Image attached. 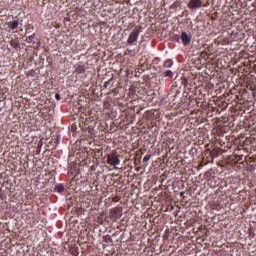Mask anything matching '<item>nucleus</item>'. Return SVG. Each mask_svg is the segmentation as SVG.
<instances>
[{"label": "nucleus", "instance_id": "8", "mask_svg": "<svg viewBox=\"0 0 256 256\" xmlns=\"http://www.w3.org/2000/svg\"><path fill=\"white\" fill-rule=\"evenodd\" d=\"M164 77H173V71L167 70L164 74Z\"/></svg>", "mask_w": 256, "mask_h": 256}, {"label": "nucleus", "instance_id": "10", "mask_svg": "<svg viewBox=\"0 0 256 256\" xmlns=\"http://www.w3.org/2000/svg\"><path fill=\"white\" fill-rule=\"evenodd\" d=\"M181 39V36H179V35H177V34H174L173 36H172V40L173 41H179Z\"/></svg>", "mask_w": 256, "mask_h": 256}, {"label": "nucleus", "instance_id": "11", "mask_svg": "<svg viewBox=\"0 0 256 256\" xmlns=\"http://www.w3.org/2000/svg\"><path fill=\"white\" fill-rule=\"evenodd\" d=\"M149 159H151V154L144 156L143 163H147V161H149Z\"/></svg>", "mask_w": 256, "mask_h": 256}, {"label": "nucleus", "instance_id": "4", "mask_svg": "<svg viewBox=\"0 0 256 256\" xmlns=\"http://www.w3.org/2000/svg\"><path fill=\"white\" fill-rule=\"evenodd\" d=\"M202 3L201 0H190L189 7L190 9H197L201 7Z\"/></svg>", "mask_w": 256, "mask_h": 256}, {"label": "nucleus", "instance_id": "15", "mask_svg": "<svg viewBox=\"0 0 256 256\" xmlns=\"http://www.w3.org/2000/svg\"><path fill=\"white\" fill-rule=\"evenodd\" d=\"M180 195H181V197H183V195H185V192H181Z\"/></svg>", "mask_w": 256, "mask_h": 256}, {"label": "nucleus", "instance_id": "2", "mask_svg": "<svg viewBox=\"0 0 256 256\" xmlns=\"http://www.w3.org/2000/svg\"><path fill=\"white\" fill-rule=\"evenodd\" d=\"M141 33V27H136L129 35L127 43L128 45H133L137 39H139V35Z\"/></svg>", "mask_w": 256, "mask_h": 256}, {"label": "nucleus", "instance_id": "13", "mask_svg": "<svg viewBox=\"0 0 256 256\" xmlns=\"http://www.w3.org/2000/svg\"><path fill=\"white\" fill-rule=\"evenodd\" d=\"M55 99H56L57 101H59V100L61 99V95H59V93H56V94H55Z\"/></svg>", "mask_w": 256, "mask_h": 256}, {"label": "nucleus", "instance_id": "7", "mask_svg": "<svg viewBox=\"0 0 256 256\" xmlns=\"http://www.w3.org/2000/svg\"><path fill=\"white\" fill-rule=\"evenodd\" d=\"M164 67H166V68L173 67V61L166 60L165 63H164Z\"/></svg>", "mask_w": 256, "mask_h": 256}, {"label": "nucleus", "instance_id": "6", "mask_svg": "<svg viewBox=\"0 0 256 256\" xmlns=\"http://www.w3.org/2000/svg\"><path fill=\"white\" fill-rule=\"evenodd\" d=\"M85 71H86V69H85V66H83V65H78L77 67H76V73H78V74H83V73H85Z\"/></svg>", "mask_w": 256, "mask_h": 256}, {"label": "nucleus", "instance_id": "1", "mask_svg": "<svg viewBox=\"0 0 256 256\" xmlns=\"http://www.w3.org/2000/svg\"><path fill=\"white\" fill-rule=\"evenodd\" d=\"M107 163L108 165H111L114 167V169H119L117 165L121 163V159L119 158V153H117V150H112L108 155H107Z\"/></svg>", "mask_w": 256, "mask_h": 256}, {"label": "nucleus", "instance_id": "3", "mask_svg": "<svg viewBox=\"0 0 256 256\" xmlns=\"http://www.w3.org/2000/svg\"><path fill=\"white\" fill-rule=\"evenodd\" d=\"M180 39L185 47L191 43V36H189L187 32H182Z\"/></svg>", "mask_w": 256, "mask_h": 256}, {"label": "nucleus", "instance_id": "9", "mask_svg": "<svg viewBox=\"0 0 256 256\" xmlns=\"http://www.w3.org/2000/svg\"><path fill=\"white\" fill-rule=\"evenodd\" d=\"M55 189H56V191L61 192V191H63L65 188L63 187V185L58 184Z\"/></svg>", "mask_w": 256, "mask_h": 256}, {"label": "nucleus", "instance_id": "12", "mask_svg": "<svg viewBox=\"0 0 256 256\" xmlns=\"http://www.w3.org/2000/svg\"><path fill=\"white\" fill-rule=\"evenodd\" d=\"M128 51V55H136V52H135V50H127Z\"/></svg>", "mask_w": 256, "mask_h": 256}, {"label": "nucleus", "instance_id": "5", "mask_svg": "<svg viewBox=\"0 0 256 256\" xmlns=\"http://www.w3.org/2000/svg\"><path fill=\"white\" fill-rule=\"evenodd\" d=\"M8 27H9V29H11L12 31H15V29H17V27H19V21L14 20V21L8 22Z\"/></svg>", "mask_w": 256, "mask_h": 256}, {"label": "nucleus", "instance_id": "14", "mask_svg": "<svg viewBox=\"0 0 256 256\" xmlns=\"http://www.w3.org/2000/svg\"><path fill=\"white\" fill-rule=\"evenodd\" d=\"M30 41H33L35 39V35L29 36Z\"/></svg>", "mask_w": 256, "mask_h": 256}]
</instances>
